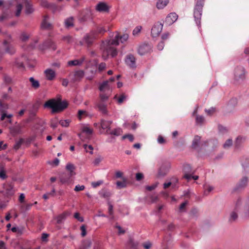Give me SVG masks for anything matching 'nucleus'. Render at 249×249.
<instances>
[{"mask_svg":"<svg viewBox=\"0 0 249 249\" xmlns=\"http://www.w3.org/2000/svg\"><path fill=\"white\" fill-rule=\"evenodd\" d=\"M156 6L158 9H163L169 3V0H156Z\"/></svg>","mask_w":249,"mask_h":249,"instance_id":"nucleus-23","label":"nucleus"},{"mask_svg":"<svg viewBox=\"0 0 249 249\" xmlns=\"http://www.w3.org/2000/svg\"><path fill=\"white\" fill-rule=\"evenodd\" d=\"M70 122L68 120H61L59 124L64 127H67L69 125Z\"/></svg>","mask_w":249,"mask_h":249,"instance_id":"nucleus-56","label":"nucleus"},{"mask_svg":"<svg viewBox=\"0 0 249 249\" xmlns=\"http://www.w3.org/2000/svg\"><path fill=\"white\" fill-rule=\"evenodd\" d=\"M128 38V36L127 34L120 36L118 33H116L114 38L103 41L101 45L103 59H107L109 55L112 57L116 56L118 52L115 47L119 45V41L123 43L126 41Z\"/></svg>","mask_w":249,"mask_h":249,"instance_id":"nucleus-1","label":"nucleus"},{"mask_svg":"<svg viewBox=\"0 0 249 249\" xmlns=\"http://www.w3.org/2000/svg\"><path fill=\"white\" fill-rule=\"evenodd\" d=\"M41 26L43 29L51 30L53 28V25L49 22V17L48 16L44 17Z\"/></svg>","mask_w":249,"mask_h":249,"instance_id":"nucleus-16","label":"nucleus"},{"mask_svg":"<svg viewBox=\"0 0 249 249\" xmlns=\"http://www.w3.org/2000/svg\"><path fill=\"white\" fill-rule=\"evenodd\" d=\"M44 74L48 80H53L56 76L55 72L51 69H47L44 71Z\"/></svg>","mask_w":249,"mask_h":249,"instance_id":"nucleus-17","label":"nucleus"},{"mask_svg":"<svg viewBox=\"0 0 249 249\" xmlns=\"http://www.w3.org/2000/svg\"><path fill=\"white\" fill-rule=\"evenodd\" d=\"M66 169L69 171V174H70V177H72L75 175V167L73 164L71 163H68L66 165Z\"/></svg>","mask_w":249,"mask_h":249,"instance_id":"nucleus-31","label":"nucleus"},{"mask_svg":"<svg viewBox=\"0 0 249 249\" xmlns=\"http://www.w3.org/2000/svg\"><path fill=\"white\" fill-rule=\"evenodd\" d=\"M178 16L176 13H171L165 18L164 22L168 25H172L178 19Z\"/></svg>","mask_w":249,"mask_h":249,"instance_id":"nucleus-10","label":"nucleus"},{"mask_svg":"<svg viewBox=\"0 0 249 249\" xmlns=\"http://www.w3.org/2000/svg\"><path fill=\"white\" fill-rule=\"evenodd\" d=\"M48 48H51L53 50H55L56 49V46L55 44L52 40L48 39L44 43L42 47L41 48V49L43 50Z\"/></svg>","mask_w":249,"mask_h":249,"instance_id":"nucleus-18","label":"nucleus"},{"mask_svg":"<svg viewBox=\"0 0 249 249\" xmlns=\"http://www.w3.org/2000/svg\"><path fill=\"white\" fill-rule=\"evenodd\" d=\"M204 195L207 196L213 190V187L210 185L205 184L204 185Z\"/></svg>","mask_w":249,"mask_h":249,"instance_id":"nucleus-35","label":"nucleus"},{"mask_svg":"<svg viewBox=\"0 0 249 249\" xmlns=\"http://www.w3.org/2000/svg\"><path fill=\"white\" fill-rule=\"evenodd\" d=\"M114 99L117 100L118 104H121L126 99V96L124 94H122L119 97L115 95Z\"/></svg>","mask_w":249,"mask_h":249,"instance_id":"nucleus-38","label":"nucleus"},{"mask_svg":"<svg viewBox=\"0 0 249 249\" xmlns=\"http://www.w3.org/2000/svg\"><path fill=\"white\" fill-rule=\"evenodd\" d=\"M109 9L108 5L104 2H100L95 6V10L99 12H107Z\"/></svg>","mask_w":249,"mask_h":249,"instance_id":"nucleus-12","label":"nucleus"},{"mask_svg":"<svg viewBox=\"0 0 249 249\" xmlns=\"http://www.w3.org/2000/svg\"><path fill=\"white\" fill-rule=\"evenodd\" d=\"M24 125L21 124H18L15 125L9 128L10 133L14 136L22 134Z\"/></svg>","mask_w":249,"mask_h":249,"instance_id":"nucleus-9","label":"nucleus"},{"mask_svg":"<svg viewBox=\"0 0 249 249\" xmlns=\"http://www.w3.org/2000/svg\"><path fill=\"white\" fill-rule=\"evenodd\" d=\"M83 147L87 152H89L90 154H93V148L91 145L84 144Z\"/></svg>","mask_w":249,"mask_h":249,"instance_id":"nucleus-46","label":"nucleus"},{"mask_svg":"<svg viewBox=\"0 0 249 249\" xmlns=\"http://www.w3.org/2000/svg\"><path fill=\"white\" fill-rule=\"evenodd\" d=\"M64 26L67 29L73 27L74 26V18L71 17L66 18L64 20Z\"/></svg>","mask_w":249,"mask_h":249,"instance_id":"nucleus-22","label":"nucleus"},{"mask_svg":"<svg viewBox=\"0 0 249 249\" xmlns=\"http://www.w3.org/2000/svg\"><path fill=\"white\" fill-rule=\"evenodd\" d=\"M112 121H107L104 119H102L100 122V126L103 130H106V133L108 134L110 131V126L112 124Z\"/></svg>","mask_w":249,"mask_h":249,"instance_id":"nucleus-14","label":"nucleus"},{"mask_svg":"<svg viewBox=\"0 0 249 249\" xmlns=\"http://www.w3.org/2000/svg\"><path fill=\"white\" fill-rule=\"evenodd\" d=\"M103 183V181L101 180H99L96 182H93L92 183V186L94 188H96L98 186H100Z\"/></svg>","mask_w":249,"mask_h":249,"instance_id":"nucleus-62","label":"nucleus"},{"mask_svg":"<svg viewBox=\"0 0 249 249\" xmlns=\"http://www.w3.org/2000/svg\"><path fill=\"white\" fill-rule=\"evenodd\" d=\"M96 38V36L94 35V32H91L89 35H87L84 37V41L87 44L88 46H90L94 39Z\"/></svg>","mask_w":249,"mask_h":249,"instance_id":"nucleus-15","label":"nucleus"},{"mask_svg":"<svg viewBox=\"0 0 249 249\" xmlns=\"http://www.w3.org/2000/svg\"><path fill=\"white\" fill-rule=\"evenodd\" d=\"M62 40L68 44H72L75 41L73 37L70 35L63 36L62 38Z\"/></svg>","mask_w":249,"mask_h":249,"instance_id":"nucleus-27","label":"nucleus"},{"mask_svg":"<svg viewBox=\"0 0 249 249\" xmlns=\"http://www.w3.org/2000/svg\"><path fill=\"white\" fill-rule=\"evenodd\" d=\"M151 46L148 44L144 43L139 46L138 53L140 55H144L150 52Z\"/></svg>","mask_w":249,"mask_h":249,"instance_id":"nucleus-11","label":"nucleus"},{"mask_svg":"<svg viewBox=\"0 0 249 249\" xmlns=\"http://www.w3.org/2000/svg\"><path fill=\"white\" fill-rule=\"evenodd\" d=\"M143 178V175L141 173H137L136 175V179L138 181L142 180Z\"/></svg>","mask_w":249,"mask_h":249,"instance_id":"nucleus-63","label":"nucleus"},{"mask_svg":"<svg viewBox=\"0 0 249 249\" xmlns=\"http://www.w3.org/2000/svg\"><path fill=\"white\" fill-rule=\"evenodd\" d=\"M92 12L89 9H86L81 15V20L83 21H87L91 18Z\"/></svg>","mask_w":249,"mask_h":249,"instance_id":"nucleus-19","label":"nucleus"},{"mask_svg":"<svg viewBox=\"0 0 249 249\" xmlns=\"http://www.w3.org/2000/svg\"><path fill=\"white\" fill-rule=\"evenodd\" d=\"M85 133L88 135H91L92 133V130L88 127H84L83 128V133L79 135L80 137L82 135L83 133Z\"/></svg>","mask_w":249,"mask_h":249,"instance_id":"nucleus-49","label":"nucleus"},{"mask_svg":"<svg viewBox=\"0 0 249 249\" xmlns=\"http://www.w3.org/2000/svg\"><path fill=\"white\" fill-rule=\"evenodd\" d=\"M87 112L85 110H79L78 112V117L80 120L81 119L82 116L84 115H86Z\"/></svg>","mask_w":249,"mask_h":249,"instance_id":"nucleus-60","label":"nucleus"},{"mask_svg":"<svg viewBox=\"0 0 249 249\" xmlns=\"http://www.w3.org/2000/svg\"><path fill=\"white\" fill-rule=\"evenodd\" d=\"M83 61V59L80 60L75 59L73 60H70L68 62V65L69 66H79L82 64Z\"/></svg>","mask_w":249,"mask_h":249,"instance_id":"nucleus-28","label":"nucleus"},{"mask_svg":"<svg viewBox=\"0 0 249 249\" xmlns=\"http://www.w3.org/2000/svg\"><path fill=\"white\" fill-rule=\"evenodd\" d=\"M103 158L101 156H98L94 160L93 163L95 166H97L102 161Z\"/></svg>","mask_w":249,"mask_h":249,"instance_id":"nucleus-50","label":"nucleus"},{"mask_svg":"<svg viewBox=\"0 0 249 249\" xmlns=\"http://www.w3.org/2000/svg\"><path fill=\"white\" fill-rule=\"evenodd\" d=\"M115 228L118 230V233L119 235L124 233L125 231L120 226L117 225Z\"/></svg>","mask_w":249,"mask_h":249,"instance_id":"nucleus-54","label":"nucleus"},{"mask_svg":"<svg viewBox=\"0 0 249 249\" xmlns=\"http://www.w3.org/2000/svg\"><path fill=\"white\" fill-rule=\"evenodd\" d=\"M232 145V140L231 139L227 140L224 143L223 147L225 149L229 148Z\"/></svg>","mask_w":249,"mask_h":249,"instance_id":"nucleus-43","label":"nucleus"},{"mask_svg":"<svg viewBox=\"0 0 249 249\" xmlns=\"http://www.w3.org/2000/svg\"><path fill=\"white\" fill-rule=\"evenodd\" d=\"M126 138H127L130 142H133L134 140V137L131 134H127V135H124L123 137V139H126Z\"/></svg>","mask_w":249,"mask_h":249,"instance_id":"nucleus-59","label":"nucleus"},{"mask_svg":"<svg viewBox=\"0 0 249 249\" xmlns=\"http://www.w3.org/2000/svg\"><path fill=\"white\" fill-rule=\"evenodd\" d=\"M24 5V3L23 1L22 3H18L16 5V11H15V15L17 17H19L20 15L21 11L23 9V7Z\"/></svg>","mask_w":249,"mask_h":249,"instance_id":"nucleus-30","label":"nucleus"},{"mask_svg":"<svg viewBox=\"0 0 249 249\" xmlns=\"http://www.w3.org/2000/svg\"><path fill=\"white\" fill-rule=\"evenodd\" d=\"M158 142L160 144H164L166 142L165 140L161 136H159L158 137Z\"/></svg>","mask_w":249,"mask_h":249,"instance_id":"nucleus-61","label":"nucleus"},{"mask_svg":"<svg viewBox=\"0 0 249 249\" xmlns=\"http://www.w3.org/2000/svg\"><path fill=\"white\" fill-rule=\"evenodd\" d=\"M196 120L197 124H202L204 123L205 119L202 116L196 115Z\"/></svg>","mask_w":249,"mask_h":249,"instance_id":"nucleus-47","label":"nucleus"},{"mask_svg":"<svg viewBox=\"0 0 249 249\" xmlns=\"http://www.w3.org/2000/svg\"><path fill=\"white\" fill-rule=\"evenodd\" d=\"M244 171L246 173H249V159H246L242 163Z\"/></svg>","mask_w":249,"mask_h":249,"instance_id":"nucleus-33","label":"nucleus"},{"mask_svg":"<svg viewBox=\"0 0 249 249\" xmlns=\"http://www.w3.org/2000/svg\"><path fill=\"white\" fill-rule=\"evenodd\" d=\"M85 186H84V185H78L75 187L74 190L76 192L83 191L85 189Z\"/></svg>","mask_w":249,"mask_h":249,"instance_id":"nucleus-57","label":"nucleus"},{"mask_svg":"<svg viewBox=\"0 0 249 249\" xmlns=\"http://www.w3.org/2000/svg\"><path fill=\"white\" fill-rule=\"evenodd\" d=\"M127 186V180L124 178H123L122 181H117L116 182V188L118 189H121L125 188Z\"/></svg>","mask_w":249,"mask_h":249,"instance_id":"nucleus-25","label":"nucleus"},{"mask_svg":"<svg viewBox=\"0 0 249 249\" xmlns=\"http://www.w3.org/2000/svg\"><path fill=\"white\" fill-rule=\"evenodd\" d=\"M245 140L246 139L244 137L241 136L238 137L235 142V146L237 148L239 147L241 144L245 141Z\"/></svg>","mask_w":249,"mask_h":249,"instance_id":"nucleus-34","label":"nucleus"},{"mask_svg":"<svg viewBox=\"0 0 249 249\" xmlns=\"http://www.w3.org/2000/svg\"><path fill=\"white\" fill-rule=\"evenodd\" d=\"M218 130L219 132L222 134H224L228 132L227 128L221 125H218Z\"/></svg>","mask_w":249,"mask_h":249,"instance_id":"nucleus-55","label":"nucleus"},{"mask_svg":"<svg viewBox=\"0 0 249 249\" xmlns=\"http://www.w3.org/2000/svg\"><path fill=\"white\" fill-rule=\"evenodd\" d=\"M163 27V24L160 22L155 23L151 29V35L153 37L158 36L160 34Z\"/></svg>","mask_w":249,"mask_h":249,"instance_id":"nucleus-8","label":"nucleus"},{"mask_svg":"<svg viewBox=\"0 0 249 249\" xmlns=\"http://www.w3.org/2000/svg\"><path fill=\"white\" fill-rule=\"evenodd\" d=\"M125 64L131 69L136 68V59L135 56L132 54H128L125 58Z\"/></svg>","mask_w":249,"mask_h":249,"instance_id":"nucleus-7","label":"nucleus"},{"mask_svg":"<svg viewBox=\"0 0 249 249\" xmlns=\"http://www.w3.org/2000/svg\"><path fill=\"white\" fill-rule=\"evenodd\" d=\"M168 171V168L165 165L161 166L158 172L157 177L158 178H161L165 176Z\"/></svg>","mask_w":249,"mask_h":249,"instance_id":"nucleus-20","label":"nucleus"},{"mask_svg":"<svg viewBox=\"0 0 249 249\" xmlns=\"http://www.w3.org/2000/svg\"><path fill=\"white\" fill-rule=\"evenodd\" d=\"M58 125V119L55 118L54 119H52L50 122V126L53 129H55L57 127Z\"/></svg>","mask_w":249,"mask_h":249,"instance_id":"nucleus-45","label":"nucleus"},{"mask_svg":"<svg viewBox=\"0 0 249 249\" xmlns=\"http://www.w3.org/2000/svg\"><path fill=\"white\" fill-rule=\"evenodd\" d=\"M109 81H104L100 86L99 89L101 92H104L110 89V86L108 84Z\"/></svg>","mask_w":249,"mask_h":249,"instance_id":"nucleus-29","label":"nucleus"},{"mask_svg":"<svg viewBox=\"0 0 249 249\" xmlns=\"http://www.w3.org/2000/svg\"><path fill=\"white\" fill-rule=\"evenodd\" d=\"M49 9L52 10L53 12H55L56 11H60L62 9V7H58L55 3H51L50 6L49 7Z\"/></svg>","mask_w":249,"mask_h":249,"instance_id":"nucleus-39","label":"nucleus"},{"mask_svg":"<svg viewBox=\"0 0 249 249\" xmlns=\"http://www.w3.org/2000/svg\"><path fill=\"white\" fill-rule=\"evenodd\" d=\"M3 44L5 47L6 52L11 54L15 52L14 48L10 44V42L8 40H5Z\"/></svg>","mask_w":249,"mask_h":249,"instance_id":"nucleus-24","label":"nucleus"},{"mask_svg":"<svg viewBox=\"0 0 249 249\" xmlns=\"http://www.w3.org/2000/svg\"><path fill=\"white\" fill-rule=\"evenodd\" d=\"M23 3L25 6V12L26 14L29 15L34 12V9L32 4L28 2L26 0H23Z\"/></svg>","mask_w":249,"mask_h":249,"instance_id":"nucleus-21","label":"nucleus"},{"mask_svg":"<svg viewBox=\"0 0 249 249\" xmlns=\"http://www.w3.org/2000/svg\"><path fill=\"white\" fill-rule=\"evenodd\" d=\"M107 103L98 102L95 104V107L98 109L102 114L109 116V111L107 108Z\"/></svg>","mask_w":249,"mask_h":249,"instance_id":"nucleus-6","label":"nucleus"},{"mask_svg":"<svg viewBox=\"0 0 249 249\" xmlns=\"http://www.w3.org/2000/svg\"><path fill=\"white\" fill-rule=\"evenodd\" d=\"M205 0H196V4L194 9V17L196 24L199 26L202 16L203 7Z\"/></svg>","mask_w":249,"mask_h":249,"instance_id":"nucleus-3","label":"nucleus"},{"mask_svg":"<svg viewBox=\"0 0 249 249\" xmlns=\"http://www.w3.org/2000/svg\"><path fill=\"white\" fill-rule=\"evenodd\" d=\"M68 104L67 101H61L60 99H52L46 102L44 105L45 107L51 108L52 112H61L67 107Z\"/></svg>","mask_w":249,"mask_h":249,"instance_id":"nucleus-2","label":"nucleus"},{"mask_svg":"<svg viewBox=\"0 0 249 249\" xmlns=\"http://www.w3.org/2000/svg\"><path fill=\"white\" fill-rule=\"evenodd\" d=\"M141 29H142V27L140 26H137L134 30H133V35L134 36H136V35H138L140 32H141Z\"/></svg>","mask_w":249,"mask_h":249,"instance_id":"nucleus-53","label":"nucleus"},{"mask_svg":"<svg viewBox=\"0 0 249 249\" xmlns=\"http://www.w3.org/2000/svg\"><path fill=\"white\" fill-rule=\"evenodd\" d=\"M51 3H49L46 0H40V5L44 8H48L50 6Z\"/></svg>","mask_w":249,"mask_h":249,"instance_id":"nucleus-48","label":"nucleus"},{"mask_svg":"<svg viewBox=\"0 0 249 249\" xmlns=\"http://www.w3.org/2000/svg\"><path fill=\"white\" fill-rule=\"evenodd\" d=\"M249 179L247 176H243L239 179L234 188V191H240L244 190L248 186Z\"/></svg>","mask_w":249,"mask_h":249,"instance_id":"nucleus-4","label":"nucleus"},{"mask_svg":"<svg viewBox=\"0 0 249 249\" xmlns=\"http://www.w3.org/2000/svg\"><path fill=\"white\" fill-rule=\"evenodd\" d=\"M29 81L32 84V87L36 89L39 87L40 84L37 80H35L33 77H30Z\"/></svg>","mask_w":249,"mask_h":249,"instance_id":"nucleus-36","label":"nucleus"},{"mask_svg":"<svg viewBox=\"0 0 249 249\" xmlns=\"http://www.w3.org/2000/svg\"><path fill=\"white\" fill-rule=\"evenodd\" d=\"M71 177H70V174H63L60 177V180L62 183H68L70 182Z\"/></svg>","mask_w":249,"mask_h":249,"instance_id":"nucleus-32","label":"nucleus"},{"mask_svg":"<svg viewBox=\"0 0 249 249\" xmlns=\"http://www.w3.org/2000/svg\"><path fill=\"white\" fill-rule=\"evenodd\" d=\"M122 133H123L122 130L120 128H118L114 129V130H112L111 131H109L108 134H110L113 135H115L116 136H118L121 135L122 134Z\"/></svg>","mask_w":249,"mask_h":249,"instance_id":"nucleus-37","label":"nucleus"},{"mask_svg":"<svg viewBox=\"0 0 249 249\" xmlns=\"http://www.w3.org/2000/svg\"><path fill=\"white\" fill-rule=\"evenodd\" d=\"M29 38V36L26 34L25 33H23L21 34L20 36V39L23 41H26Z\"/></svg>","mask_w":249,"mask_h":249,"instance_id":"nucleus-58","label":"nucleus"},{"mask_svg":"<svg viewBox=\"0 0 249 249\" xmlns=\"http://www.w3.org/2000/svg\"><path fill=\"white\" fill-rule=\"evenodd\" d=\"M92 32H94V35L96 36L97 37V35L100 34H102L105 32V29L102 27H98L96 30L92 31Z\"/></svg>","mask_w":249,"mask_h":249,"instance_id":"nucleus-44","label":"nucleus"},{"mask_svg":"<svg viewBox=\"0 0 249 249\" xmlns=\"http://www.w3.org/2000/svg\"><path fill=\"white\" fill-rule=\"evenodd\" d=\"M23 142V140L22 139H20L19 141L16 142L14 146V148L16 150H18L20 147L22 143Z\"/></svg>","mask_w":249,"mask_h":249,"instance_id":"nucleus-52","label":"nucleus"},{"mask_svg":"<svg viewBox=\"0 0 249 249\" xmlns=\"http://www.w3.org/2000/svg\"><path fill=\"white\" fill-rule=\"evenodd\" d=\"M108 96L106 94L104 93L103 92H102L100 94V100L98 102H103L104 103H107V101L108 100Z\"/></svg>","mask_w":249,"mask_h":249,"instance_id":"nucleus-42","label":"nucleus"},{"mask_svg":"<svg viewBox=\"0 0 249 249\" xmlns=\"http://www.w3.org/2000/svg\"><path fill=\"white\" fill-rule=\"evenodd\" d=\"M72 76L71 80L73 82L79 81L81 80L84 76V72L82 70H79L75 71L73 74L70 75Z\"/></svg>","mask_w":249,"mask_h":249,"instance_id":"nucleus-13","label":"nucleus"},{"mask_svg":"<svg viewBox=\"0 0 249 249\" xmlns=\"http://www.w3.org/2000/svg\"><path fill=\"white\" fill-rule=\"evenodd\" d=\"M7 178L6 175V171L5 168V165L0 164V178L2 179H5Z\"/></svg>","mask_w":249,"mask_h":249,"instance_id":"nucleus-26","label":"nucleus"},{"mask_svg":"<svg viewBox=\"0 0 249 249\" xmlns=\"http://www.w3.org/2000/svg\"><path fill=\"white\" fill-rule=\"evenodd\" d=\"M188 201H185V202H183L181 204L179 207V211L180 212H184L185 210V208L188 204Z\"/></svg>","mask_w":249,"mask_h":249,"instance_id":"nucleus-51","label":"nucleus"},{"mask_svg":"<svg viewBox=\"0 0 249 249\" xmlns=\"http://www.w3.org/2000/svg\"><path fill=\"white\" fill-rule=\"evenodd\" d=\"M201 138L198 136H196L193 142V147L195 148H196L200 142Z\"/></svg>","mask_w":249,"mask_h":249,"instance_id":"nucleus-40","label":"nucleus"},{"mask_svg":"<svg viewBox=\"0 0 249 249\" xmlns=\"http://www.w3.org/2000/svg\"><path fill=\"white\" fill-rule=\"evenodd\" d=\"M234 74L235 80H243L245 78V70L243 67L237 66L234 70Z\"/></svg>","mask_w":249,"mask_h":249,"instance_id":"nucleus-5","label":"nucleus"},{"mask_svg":"<svg viewBox=\"0 0 249 249\" xmlns=\"http://www.w3.org/2000/svg\"><path fill=\"white\" fill-rule=\"evenodd\" d=\"M106 67V64L105 63H101L98 67V70L100 71H103Z\"/></svg>","mask_w":249,"mask_h":249,"instance_id":"nucleus-64","label":"nucleus"},{"mask_svg":"<svg viewBox=\"0 0 249 249\" xmlns=\"http://www.w3.org/2000/svg\"><path fill=\"white\" fill-rule=\"evenodd\" d=\"M8 108V105L3 103L1 100H0V110L1 112H4Z\"/></svg>","mask_w":249,"mask_h":249,"instance_id":"nucleus-41","label":"nucleus"}]
</instances>
